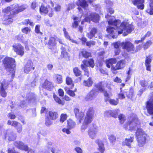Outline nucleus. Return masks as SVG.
Wrapping results in <instances>:
<instances>
[{
	"label": "nucleus",
	"instance_id": "obj_1",
	"mask_svg": "<svg viewBox=\"0 0 153 153\" xmlns=\"http://www.w3.org/2000/svg\"><path fill=\"white\" fill-rule=\"evenodd\" d=\"M109 17L110 18L108 21V24L114 26L115 27L109 26L107 27V31L111 34L113 38H116L119 34L122 33H123L124 36H126L133 30V26L131 24H129L126 21L124 22L119 26L120 23V20H115L114 16H111L108 14L105 16V17L107 19H108Z\"/></svg>",
	"mask_w": 153,
	"mask_h": 153
},
{
	"label": "nucleus",
	"instance_id": "obj_2",
	"mask_svg": "<svg viewBox=\"0 0 153 153\" xmlns=\"http://www.w3.org/2000/svg\"><path fill=\"white\" fill-rule=\"evenodd\" d=\"M94 110L93 107H91L88 110L83 125L81 127V130L83 132L87 127V125L91 122L93 119Z\"/></svg>",
	"mask_w": 153,
	"mask_h": 153
},
{
	"label": "nucleus",
	"instance_id": "obj_3",
	"mask_svg": "<svg viewBox=\"0 0 153 153\" xmlns=\"http://www.w3.org/2000/svg\"><path fill=\"white\" fill-rule=\"evenodd\" d=\"M3 62L7 71H9L13 77L14 75V68L15 67V61L11 57H6L3 60Z\"/></svg>",
	"mask_w": 153,
	"mask_h": 153
},
{
	"label": "nucleus",
	"instance_id": "obj_4",
	"mask_svg": "<svg viewBox=\"0 0 153 153\" xmlns=\"http://www.w3.org/2000/svg\"><path fill=\"white\" fill-rule=\"evenodd\" d=\"M101 83H103V85H102L101 87L104 88V87L107 86V84L106 82H100L97 84L95 86V88H94L92 90L89 92L85 97V100L86 101H90L94 99L96 96L98 94V92L97 91V90H99L100 91L99 89L97 88V86L98 84Z\"/></svg>",
	"mask_w": 153,
	"mask_h": 153
},
{
	"label": "nucleus",
	"instance_id": "obj_5",
	"mask_svg": "<svg viewBox=\"0 0 153 153\" xmlns=\"http://www.w3.org/2000/svg\"><path fill=\"white\" fill-rule=\"evenodd\" d=\"M138 123L137 119L134 118L133 116H130L128 117V121L126 125H124V127L126 130L129 131L134 130L136 128Z\"/></svg>",
	"mask_w": 153,
	"mask_h": 153
},
{
	"label": "nucleus",
	"instance_id": "obj_6",
	"mask_svg": "<svg viewBox=\"0 0 153 153\" xmlns=\"http://www.w3.org/2000/svg\"><path fill=\"white\" fill-rule=\"evenodd\" d=\"M103 83H100L99 84L97 85V87L99 89V90L101 92H102L104 93V96L105 97V101L107 102V101L109 100V102L110 104L113 105H116L118 103V101L117 100H115L113 99L109 100L110 95L105 90L104 88L101 87L102 85H103Z\"/></svg>",
	"mask_w": 153,
	"mask_h": 153
},
{
	"label": "nucleus",
	"instance_id": "obj_7",
	"mask_svg": "<svg viewBox=\"0 0 153 153\" xmlns=\"http://www.w3.org/2000/svg\"><path fill=\"white\" fill-rule=\"evenodd\" d=\"M87 13L84 19V21L90 22L91 20L95 22H97L99 21V16L98 14L90 11L87 12Z\"/></svg>",
	"mask_w": 153,
	"mask_h": 153
},
{
	"label": "nucleus",
	"instance_id": "obj_8",
	"mask_svg": "<svg viewBox=\"0 0 153 153\" xmlns=\"http://www.w3.org/2000/svg\"><path fill=\"white\" fill-rule=\"evenodd\" d=\"M82 62L83 63L81 65V67L84 71H86L88 67L93 68L94 66V61L92 59H90L88 60H84Z\"/></svg>",
	"mask_w": 153,
	"mask_h": 153
},
{
	"label": "nucleus",
	"instance_id": "obj_9",
	"mask_svg": "<svg viewBox=\"0 0 153 153\" xmlns=\"http://www.w3.org/2000/svg\"><path fill=\"white\" fill-rule=\"evenodd\" d=\"M125 64V61L123 60H121L118 62L115 66L112 65L111 66V70L112 72L114 74L117 73V70L121 69L123 68Z\"/></svg>",
	"mask_w": 153,
	"mask_h": 153
},
{
	"label": "nucleus",
	"instance_id": "obj_10",
	"mask_svg": "<svg viewBox=\"0 0 153 153\" xmlns=\"http://www.w3.org/2000/svg\"><path fill=\"white\" fill-rule=\"evenodd\" d=\"M13 49L16 53L22 56L24 53V47L19 44H16L13 45Z\"/></svg>",
	"mask_w": 153,
	"mask_h": 153
},
{
	"label": "nucleus",
	"instance_id": "obj_11",
	"mask_svg": "<svg viewBox=\"0 0 153 153\" xmlns=\"http://www.w3.org/2000/svg\"><path fill=\"white\" fill-rule=\"evenodd\" d=\"M121 45L123 48L127 51H132L134 50V45L129 42H122Z\"/></svg>",
	"mask_w": 153,
	"mask_h": 153
},
{
	"label": "nucleus",
	"instance_id": "obj_12",
	"mask_svg": "<svg viewBox=\"0 0 153 153\" xmlns=\"http://www.w3.org/2000/svg\"><path fill=\"white\" fill-rule=\"evenodd\" d=\"M53 9L49 7H47L43 5H42L40 8V11L42 14H46L48 13V15L50 17H52L53 14Z\"/></svg>",
	"mask_w": 153,
	"mask_h": 153
},
{
	"label": "nucleus",
	"instance_id": "obj_13",
	"mask_svg": "<svg viewBox=\"0 0 153 153\" xmlns=\"http://www.w3.org/2000/svg\"><path fill=\"white\" fill-rule=\"evenodd\" d=\"M146 134H137L136 137L140 146H143L145 143Z\"/></svg>",
	"mask_w": 153,
	"mask_h": 153
},
{
	"label": "nucleus",
	"instance_id": "obj_14",
	"mask_svg": "<svg viewBox=\"0 0 153 153\" xmlns=\"http://www.w3.org/2000/svg\"><path fill=\"white\" fill-rule=\"evenodd\" d=\"M14 10L13 11L14 14H17L25 10L27 7V5H23L19 6L18 4H13Z\"/></svg>",
	"mask_w": 153,
	"mask_h": 153
},
{
	"label": "nucleus",
	"instance_id": "obj_15",
	"mask_svg": "<svg viewBox=\"0 0 153 153\" xmlns=\"http://www.w3.org/2000/svg\"><path fill=\"white\" fill-rule=\"evenodd\" d=\"M152 94L153 95V93ZM146 107L148 113L150 114H153V98H151L147 102Z\"/></svg>",
	"mask_w": 153,
	"mask_h": 153
},
{
	"label": "nucleus",
	"instance_id": "obj_16",
	"mask_svg": "<svg viewBox=\"0 0 153 153\" xmlns=\"http://www.w3.org/2000/svg\"><path fill=\"white\" fill-rule=\"evenodd\" d=\"M34 67H33V64L31 60H28L25 66L24 71L25 73H28L30 72L32 70H34Z\"/></svg>",
	"mask_w": 153,
	"mask_h": 153
},
{
	"label": "nucleus",
	"instance_id": "obj_17",
	"mask_svg": "<svg viewBox=\"0 0 153 153\" xmlns=\"http://www.w3.org/2000/svg\"><path fill=\"white\" fill-rule=\"evenodd\" d=\"M76 4L79 6L78 9L80 12L82 11V9L79 7H81L85 10L87 9L88 6V4L85 0H78Z\"/></svg>",
	"mask_w": 153,
	"mask_h": 153
},
{
	"label": "nucleus",
	"instance_id": "obj_18",
	"mask_svg": "<svg viewBox=\"0 0 153 153\" xmlns=\"http://www.w3.org/2000/svg\"><path fill=\"white\" fill-rule=\"evenodd\" d=\"M132 3L136 5L137 7L140 10H143L144 7V0H131Z\"/></svg>",
	"mask_w": 153,
	"mask_h": 153
},
{
	"label": "nucleus",
	"instance_id": "obj_19",
	"mask_svg": "<svg viewBox=\"0 0 153 153\" xmlns=\"http://www.w3.org/2000/svg\"><path fill=\"white\" fill-rule=\"evenodd\" d=\"M14 144L16 147L20 149L25 151H27L28 149V147L27 145H24L23 143L20 141H16Z\"/></svg>",
	"mask_w": 153,
	"mask_h": 153
},
{
	"label": "nucleus",
	"instance_id": "obj_20",
	"mask_svg": "<svg viewBox=\"0 0 153 153\" xmlns=\"http://www.w3.org/2000/svg\"><path fill=\"white\" fill-rule=\"evenodd\" d=\"M7 84H6L4 82H2L1 83L0 86V94L1 96L3 97H5L7 96V93L5 91V89H6V87Z\"/></svg>",
	"mask_w": 153,
	"mask_h": 153
},
{
	"label": "nucleus",
	"instance_id": "obj_21",
	"mask_svg": "<svg viewBox=\"0 0 153 153\" xmlns=\"http://www.w3.org/2000/svg\"><path fill=\"white\" fill-rule=\"evenodd\" d=\"M13 16L12 15L8 16L5 15L4 16L2 20L4 22V23L6 24H9L12 23L13 21Z\"/></svg>",
	"mask_w": 153,
	"mask_h": 153
},
{
	"label": "nucleus",
	"instance_id": "obj_22",
	"mask_svg": "<svg viewBox=\"0 0 153 153\" xmlns=\"http://www.w3.org/2000/svg\"><path fill=\"white\" fill-rule=\"evenodd\" d=\"M53 87L52 83L47 80H45L44 83L43 84V87L44 88L51 90Z\"/></svg>",
	"mask_w": 153,
	"mask_h": 153
},
{
	"label": "nucleus",
	"instance_id": "obj_23",
	"mask_svg": "<svg viewBox=\"0 0 153 153\" xmlns=\"http://www.w3.org/2000/svg\"><path fill=\"white\" fill-rule=\"evenodd\" d=\"M27 102H28V103L33 102L35 101V95L32 93H29L27 94L26 96Z\"/></svg>",
	"mask_w": 153,
	"mask_h": 153
},
{
	"label": "nucleus",
	"instance_id": "obj_24",
	"mask_svg": "<svg viewBox=\"0 0 153 153\" xmlns=\"http://www.w3.org/2000/svg\"><path fill=\"white\" fill-rule=\"evenodd\" d=\"M97 131V127L95 125H91L88 131V133L89 134H95Z\"/></svg>",
	"mask_w": 153,
	"mask_h": 153
},
{
	"label": "nucleus",
	"instance_id": "obj_25",
	"mask_svg": "<svg viewBox=\"0 0 153 153\" xmlns=\"http://www.w3.org/2000/svg\"><path fill=\"white\" fill-rule=\"evenodd\" d=\"M151 60L150 56L147 57L146 58L145 64L146 70L148 71H151L150 63L151 62Z\"/></svg>",
	"mask_w": 153,
	"mask_h": 153
},
{
	"label": "nucleus",
	"instance_id": "obj_26",
	"mask_svg": "<svg viewBox=\"0 0 153 153\" xmlns=\"http://www.w3.org/2000/svg\"><path fill=\"white\" fill-rule=\"evenodd\" d=\"M11 10H13V11L14 10L13 5L3 9L2 10V12L5 14L4 15H6L7 16H10L9 13Z\"/></svg>",
	"mask_w": 153,
	"mask_h": 153
},
{
	"label": "nucleus",
	"instance_id": "obj_27",
	"mask_svg": "<svg viewBox=\"0 0 153 153\" xmlns=\"http://www.w3.org/2000/svg\"><path fill=\"white\" fill-rule=\"evenodd\" d=\"M96 142L98 143L99 146L98 150L101 153H103L105 151V148L101 140H96Z\"/></svg>",
	"mask_w": 153,
	"mask_h": 153
},
{
	"label": "nucleus",
	"instance_id": "obj_28",
	"mask_svg": "<svg viewBox=\"0 0 153 153\" xmlns=\"http://www.w3.org/2000/svg\"><path fill=\"white\" fill-rule=\"evenodd\" d=\"M97 30L95 28H92L90 33H87V36L90 39H91L94 36L95 34L97 33Z\"/></svg>",
	"mask_w": 153,
	"mask_h": 153
},
{
	"label": "nucleus",
	"instance_id": "obj_29",
	"mask_svg": "<svg viewBox=\"0 0 153 153\" xmlns=\"http://www.w3.org/2000/svg\"><path fill=\"white\" fill-rule=\"evenodd\" d=\"M116 62V59L114 58H112L110 59L109 60H107L106 61V65L107 67L108 68H110L111 66H112V65L115 63Z\"/></svg>",
	"mask_w": 153,
	"mask_h": 153
},
{
	"label": "nucleus",
	"instance_id": "obj_30",
	"mask_svg": "<svg viewBox=\"0 0 153 153\" xmlns=\"http://www.w3.org/2000/svg\"><path fill=\"white\" fill-rule=\"evenodd\" d=\"M63 31L64 32L65 36L67 39L69 40L72 43L77 44V42L76 41L74 40L73 39H72L71 38L68 33L66 31V29L65 28H63Z\"/></svg>",
	"mask_w": 153,
	"mask_h": 153
},
{
	"label": "nucleus",
	"instance_id": "obj_31",
	"mask_svg": "<svg viewBox=\"0 0 153 153\" xmlns=\"http://www.w3.org/2000/svg\"><path fill=\"white\" fill-rule=\"evenodd\" d=\"M146 11L150 15L153 14V0H151L149 6L146 10Z\"/></svg>",
	"mask_w": 153,
	"mask_h": 153
},
{
	"label": "nucleus",
	"instance_id": "obj_32",
	"mask_svg": "<svg viewBox=\"0 0 153 153\" xmlns=\"http://www.w3.org/2000/svg\"><path fill=\"white\" fill-rule=\"evenodd\" d=\"M73 19L74 22L73 23L72 26L73 27L76 28L78 26L79 23L81 21V18L74 17H73Z\"/></svg>",
	"mask_w": 153,
	"mask_h": 153
},
{
	"label": "nucleus",
	"instance_id": "obj_33",
	"mask_svg": "<svg viewBox=\"0 0 153 153\" xmlns=\"http://www.w3.org/2000/svg\"><path fill=\"white\" fill-rule=\"evenodd\" d=\"M151 34L152 33L151 32L148 31L145 35H144L143 37H141L140 40L135 41V42L136 44H138L140 42L143 41L146 38L149 37L151 36Z\"/></svg>",
	"mask_w": 153,
	"mask_h": 153
},
{
	"label": "nucleus",
	"instance_id": "obj_34",
	"mask_svg": "<svg viewBox=\"0 0 153 153\" xmlns=\"http://www.w3.org/2000/svg\"><path fill=\"white\" fill-rule=\"evenodd\" d=\"M55 82L56 83L61 84L63 82L62 76L60 75L56 74L54 76Z\"/></svg>",
	"mask_w": 153,
	"mask_h": 153
},
{
	"label": "nucleus",
	"instance_id": "obj_35",
	"mask_svg": "<svg viewBox=\"0 0 153 153\" xmlns=\"http://www.w3.org/2000/svg\"><path fill=\"white\" fill-rule=\"evenodd\" d=\"M49 115L50 118L52 120H55L58 117L57 113L54 111H50L49 112Z\"/></svg>",
	"mask_w": 153,
	"mask_h": 153
},
{
	"label": "nucleus",
	"instance_id": "obj_36",
	"mask_svg": "<svg viewBox=\"0 0 153 153\" xmlns=\"http://www.w3.org/2000/svg\"><path fill=\"white\" fill-rule=\"evenodd\" d=\"M133 139L131 137L129 139H126L123 142L122 144L123 145H126L128 147H130L131 143L133 141Z\"/></svg>",
	"mask_w": 153,
	"mask_h": 153
},
{
	"label": "nucleus",
	"instance_id": "obj_37",
	"mask_svg": "<svg viewBox=\"0 0 153 153\" xmlns=\"http://www.w3.org/2000/svg\"><path fill=\"white\" fill-rule=\"evenodd\" d=\"M53 98L56 102L62 105H63L65 102L62 101L59 97L55 94L53 95Z\"/></svg>",
	"mask_w": 153,
	"mask_h": 153
},
{
	"label": "nucleus",
	"instance_id": "obj_38",
	"mask_svg": "<svg viewBox=\"0 0 153 153\" xmlns=\"http://www.w3.org/2000/svg\"><path fill=\"white\" fill-rule=\"evenodd\" d=\"M93 81L91 78H89L87 80H84V85L86 86L91 87L93 84Z\"/></svg>",
	"mask_w": 153,
	"mask_h": 153
},
{
	"label": "nucleus",
	"instance_id": "obj_39",
	"mask_svg": "<svg viewBox=\"0 0 153 153\" xmlns=\"http://www.w3.org/2000/svg\"><path fill=\"white\" fill-rule=\"evenodd\" d=\"M126 91H128L126 93V95L129 98H131L133 95V89L132 88H130L129 90H126Z\"/></svg>",
	"mask_w": 153,
	"mask_h": 153
},
{
	"label": "nucleus",
	"instance_id": "obj_40",
	"mask_svg": "<svg viewBox=\"0 0 153 153\" xmlns=\"http://www.w3.org/2000/svg\"><path fill=\"white\" fill-rule=\"evenodd\" d=\"M67 126L69 128H72L75 126V122L71 119H69L67 120Z\"/></svg>",
	"mask_w": 153,
	"mask_h": 153
},
{
	"label": "nucleus",
	"instance_id": "obj_41",
	"mask_svg": "<svg viewBox=\"0 0 153 153\" xmlns=\"http://www.w3.org/2000/svg\"><path fill=\"white\" fill-rule=\"evenodd\" d=\"M81 53L83 57L86 58L91 56V53L85 50H83L81 52Z\"/></svg>",
	"mask_w": 153,
	"mask_h": 153
},
{
	"label": "nucleus",
	"instance_id": "obj_42",
	"mask_svg": "<svg viewBox=\"0 0 153 153\" xmlns=\"http://www.w3.org/2000/svg\"><path fill=\"white\" fill-rule=\"evenodd\" d=\"M56 39V38L55 39L53 37L50 38L48 42L49 44L51 46H55L56 44V42L57 41Z\"/></svg>",
	"mask_w": 153,
	"mask_h": 153
},
{
	"label": "nucleus",
	"instance_id": "obj_43",
	"mask_svg": "<svg viewBox=\"0 0 153 153\" xmlns=\"http://www.w3.org/2000/svg\"><path fill=\"white\" fill-rule=\"evenodd\" d=\"M73 71L75 75L76 76H79L81 74V71L77 67L74 68H73Z\"/></svg>",
	"mask_w": 153,
	"mask_h": 153
},
{
	"label": "nucleus",
	"instance_id": "obj_44",
	"mask_svg": "<svg viewBox=\"0 0 153 153\" xmlns=\"http://www.w3.org/2000/svg\"><path fill=\"white\" fill-rule=\"evenodd\" d=\"M120 110L119 109H116L114 110H111V117L114 118H117Z\"/></svg>",
	"mask_w": 153,
	"mask_h": 153
},
{
	"label": "nucleus",
	"instance_id": "obj_45",
	"mask_svg": "<svg viewBox=\"0 0 153 153\" xmlns=\"http://www.w3.org/2000/svg\"><path fill=\"white\" fill-rule=\"evenodd\" d=\"M152 42L151 40H149L143 44V47L145 49L148 48L152 44Z\"/></svg>",
	"mask_w": 153,
	"mask_h": 153
},
{
	"label": "nucleus",
	"instance_id": "obj_46",
	"mask_svg": "<svg viewBox=\"0 0 153 153\" xmlns=\"http://www.w3.org/2000/svg\"><path fill=\"white\" fill-rule=\"evenodd\" d=\"M62 50L61 54V56L62 58H66L68 56V54L67 53L66 51L65 48H64L63 47L61 48Z\"/></svg>",
	"mask_w": 153,
	"mask_h": 153
},
{
	"label": "nucleus",
	"instance_id": "obj_47",
	"mask_svg": "<svg viewBox=\"0 0 153 153\" xmlns=\"http://www.w3.org/2000/svg\"><path fill=\"white\" fill-rule=\"evenodd\" d=\"M118 118L120 120V123L123 124L126 120V117L125 115L123 114H120L118 116Z\"/></svg>",
	"mask_w": 153,
	"mask_h": 153
},
{
	"label": "nucleus",
	"instance_id": "obj_48",
	"mask_svg": "<svg viewBox=\"0 0 153 153\" xmlns=\"http://www.w3.org/2000/svg\"><path fill=\"white\" fill-rule=\"evenodd\" d=\"M127 92V91H126V90L123 91H122L121 90L120 93L118 95L119 98L121 99H124L125 97V95H126V93Z\"/></svg>",
	"mask_w": 153,
	"mask_h": 153
},
{
	"label": "nucleus",
	"instance_id": "obj_49",
	"mask_svg": "<svg viewBox=\"0 0 153 153\" xmlns=\"http://www.w3.org/2000/svg\"><path fill=\"white\" fill-rule=\"evenodd\" d=\"M19 123L16 121H11L10 120H8L7 122V124L11 125V126L14 127H16Z\"/></svg>",
	"mask_w": 153,
	"mask_h": 153
},
{
	"label": "nucleus",
	"instance_id": "obj_50",
	"mask_svg": "<svg viewBox=\"0 0 153 153\" xmlns=\"http://www.w3.org/2000/svg\"><path fill=\"white\" fill-rule=\"evenodd\" d=\"M31 29L28 27H25L22 29V32L25 34H27L31 31Z\"/></svg>",
	"mask_w": 153,
	"mask_h": 153
},
{
	"label": "nucleus",
	"instance_id": "obj_51",
	"mask_svg": "<svg viewBox=\"0 0 153 153\" xmlns=\"http://www.w3.org/2000/svg\"><path fill=\"white\" fill-rule=\"evenodd\" d=\"M84 115V113L82 112H79L78 114L79 117H76V118L79 120L80 123L81 122L82 119Z\"/></svg>",
	"mask_w": 153,
	"mask_h": 153
},
{
	"label": "nucleus",
	"instance_id": "obj_52",
	"mask_svg": "<svg viewBox=\"0 0 153 153\" xmlns=\"http://www.w3.org/2000/svg\"><path fill=\"white\" fill-rule=\"evenodd\" d=\"M86 45L89 47H91L92 46L95 45L96 42L94 41H90L86 42Z\"/></svg>",
	"mask_w": 153,
	"mask_h": 153
},
{
	"label": "nucleus",
	"instance_id": "obj_53",
	"mask_svg": "<svg viewBox=\"0 0 153 153\" xmlns=\"http://www.w3.org/2000/svg\"><path fill=\"white\" fill-rule=\"evenodd\" d=\"M24 23L25 25L29 24L31 26H33L34 25L33 22L31 20L29 19L25 20L24 22Z\"/></svg>",
	"mask_w": 153,
	"mask_h": 153
},
{
	"label": "nucleus",
	"instance_id": "obj_54",
	"mask_svg": "<svg viewBox=\"0 0 153 153\" xmlns=\"http://www.w3.org/2000/svg\"><path fill=\"white\" fill-rule=\"evenodd\" d=\"M67 118V115L66 114H62L61 115L60 121L62 123H63Z\"/></svg>",
	"mask_w": 153,
	"mask_h": 153
},
{
	"label": "nucleus",
	"instance_id": "obj_55",
	"mask_svg": "<svg viewBox=\"0 0 153 153\" xmlns=\"http://www.w3.org/2000/svg\"><path fill=\"white\" fill-rule=\"evenodd\" d=\"M66 82L67 85H71L72 83V79L69 77H67L66 78Z\"/></svg>",
	"mask_w": 153,
	"mask_h": 153
},
{
	"label": "nucleus",
	"instance_id": "obj_56",
	"mask_svg": "<svg viewBox=\"0 0 153 153\" xmlns=\"http://www.w3.org/2000/svg\"><path fill=\"white\" fill-rule=\"evenodd\" d=\"M54 9L56 12H59L61 10V6L59 4H56L55 5Z\"/></svg>",
	"mask_w": 153,
	"mask_h": 153
},
{
	"label": "nucleus",
	"instance_id": "obj_57",
	"mask_svg": "<svg viewBox=\"0 0 153 153\" xmlns=\"http://www.w3.org/2000/svg\"><path fill=\"white\" fill-rule=\"evenodd\" d=\"M65 91H67V93L71 97H74L75 96V94L74 92L71 90H67L65 89Z\"/></svg>",
	"mask_w": 153,
	"mask_h": 153
},
{
	"label": "nucleus",
	"instance_id": "obj_58",
	"mask_svg": "<svg viewBox=\"0 0 153 153\" xmlns=\"http://www.w3.org/2000/svg\"><path fill=\"white\" fill-rule=\"evenodd\" d=\"M16 128L18 132L19 133H20L22 131V126L21 124L20 123H19Z\"/></svg>",
	"mask_w": 153,
	"mask_h": 153
},
{
	"label": "nucleus",
	"instance_id": "obj_59",
	"mask_svg": "<svg viewBox=\"0 0 153 153\" xmlns=\"http://www.w3.org/2000/svg\"><path fill=\"white\" fill-rule=\"evenodd\" d=\"M35 32L37 33H40L42 34V33L40 31V26L36 25L35 28Z\"/></svg>",
	"mask_w": 153,
	"mask_h": 153
},
{
	"label": "nucleus",
	"instance_id": "obj_60",
	"mask_svg": "<svg viewBox=\"0 0 153 153\" xmlns=\"http://www.w3.org/2000/svg\"><path fill=\"white\" fill-rule=\"evenodd\" d=\"M105 3L107 6H112L113 4V2L112 0H105Z\"/></svg>",
	"mask_w": 153,
	"mask_h": 153
},
{
	"label": "nucleus",
	"instance_id": "obj_61",
	"mask_svg": "<svg viewBox=\"0 0 153 153\" xmlns=\"http://www.w3.org/2000/svg\"><path fill=\"white\" fill-rule=\"evenodd\" d=\"M111 110L106 111L104 112V114L105 117H110L111 116Z\"/></svg>",
	"mask_w": 153,
	"mask_h": 153
},
{
	"label": "nucleus",
	"instance_id": "obj_62",
	"mask_svg": "<svg viewBox=\"0 0 153 153\" xmlns=\"http://www.w3.org/2000/svg\"><path fill=\"white\" fill-rule=\"evenodd\" d=\"M112 45L114 46V48L116 49H119L120 45H121V43L120 42H116L113 43Z\"/></svg>",
	"mask_w": 153,
	"mask_h": 153
},
{
	"label": "nucleus",
	"instance_id": "obj_63",
	"mask_svg": "<svg viewBox=\"0 0 153 153\" xmlns=\"http://www.w3.org/2000/svg\"><path fill=\"white\" fill-rule=\"evenodd\" d=\"M7 116L8 117L11 119H14L16 118V116L12 113H9Z\"/></svg>",
	"mask_w": 153,
	"mask_h": 153
},
{
	"label": "nucleus",
	"instance_id": "obj_64",
	"mask_svg": "<svg viewBox=\"0 0 153 153\" xmlns=\"http://www.w3.org/2000/svg\"><path fill=\"white\" fill-rule=\"evenodd\" d=\"M109 139L111 142L113 143L116 140V138L113 135L111 134V136L109 137Z\"/></svg>",
	"mask_w": 153,
	"mask_h": 153
}]
</instances>
